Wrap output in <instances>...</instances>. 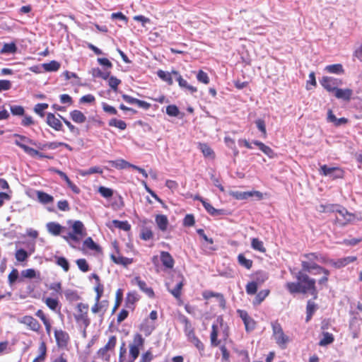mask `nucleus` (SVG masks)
<instances>
[{
	"label": "nucleus",
	"instance_id": "obj_4",
	"mask_svg": "<svg viewBox=\"0 0 362 362\" xmlns=\"http://www.w3.org/2000/svg\"><path fill=\"white\" fill-rule=\"evenodd\" d=\"M319 171L320 175L332 179L342 177L344 174L341 168L338 167H328L326 165H321Z\"/></svg>",
	"mask_w": 362,
	"mask_h": 362
},
{
	"label": "nucleus",
	"instance_id": "obj_45",
	"mask_svg": "<svg viewBox=\"0 0 362 362\" xmlns=\"http://www.w3.org/2000/svg\"><path fill=\"white\" fill-rule=\"evenodd\" d=\"M108 124L110 127H115L121 130H124L127 127V124L125 122H124L123 120L117 119L115 118L111 119L109 121Z\"/></svg>",
	"mask_w": 362,
	"mask_h": 362
},
{
	"label": "nucleus",
	"instance_id": "obj_1",
	"mask_svg": "<svg viewBox=\"0 0 362 362\" xmlns=\"http://www.w3.org/2000/svg\"><path fill=\"white\" fill-rule=\"evenodd\" d=\"M72 231L62 235V237L69 245L74 247L72 243H78L86 235V230L83 223L81 221H74L71 224Z\"/></svg>",
	"mask_w": 362,
	"mask_h": 362
},
{
	"label": "nucleus",
	"instance_id": "obj_2",
	"mask_svg": "<svg viewBox=\"0 0 362 362\" xmlns=\"http://www.w3.org/2000/svg\"><path fill=\"white\" fill-rule=\"evenodd\" d=\"M295 277L301 285L302 293H309L316 298L317 292L315 286V279L310 278L305 271H303V269L296 273Z\"/></svg>",
	"mask_w": 362,
	"mask_h": 362
},
{
	"label": "nucleus",
	"instance_id": "obj_59",
	"mask_svg": "<svg viewBox=\"0 0 362 362\" xmlns=\"http://www.w3.org/2000/svg\"><path fill=\"white\" fill-rule=\"evenodd\" d=\"M144 344V339L142 337L141 334H136L134 337L133 343L131 344L133 346H136L138 348L142 347Z\"/></svg>",
	"mask_w": 362,
	"mask_h": 362
},
{
	"label": "nucleus",
	"instance_id": "obj_14",
	"mask_svg": "<svg viewBox=\"0 0 362 362\" xmlns=\"http://www.w3.org/2000/svg\"><path fill=\"white\" fill-rule=\"evenodd\" d=\"M47 231L52 235L57 236L66 230V228L57 222H49L46 225Z\"/></svg>",
	"mask_w": 362,
	"mask_h": 362
},
{
	"label": "nucleus",
	"instance_id": "obj_17",
	"mask_svg": "<svg viewBox=\"0 0 362 362\" xmlns=\"http://www.w3.org/2000/svg\"><path fill=\"white\" fill-rule=\"evenodd\" d=\"M337 214L344 218L343 225L352 222L355 219L354 214L349 213L347 209L341 206H339Z\"/></svg>",
	"mask_w": 362,
	"mask_h": 362
},
{
	"label": "nucleus",
	"instance_id": "obj_7",
	"mask_svg": "<svg viewBox=\"0 0 362 362\" xmlns=\"http://www.w3.org/2000/svg\"><path fill=\"white\" fill-rule=\"evenodd\" d=\"M116 342L117 339L115 336H112L111 337H110L105 346L100 348L98 351V356L108 361L110 360V355L108 354V351L114 349L116 345Z\"/></svg>",
	"mask_w": 362,
	"mask_h": 362
},
{
	"label": "nucleus",
	"instance_id": "obj_35",
	"mask_svg": "<svg viewBox=\"0 0 362 362\" xmlns=\"http://www.w3.org/2000/svg\"><path fill=\"white\" fill-rule=\"evenodd\" d=\"M238 262L240 265L246 268L247 269H250L252 267V260L247 259L243 254L238 255Z\"/></svg>",
	"mask_w": 362,
	"mask_h": 362
},
{
	"label": "nucleus",
	"instance_id": "obj_44",
	"mask_svg": "<svg viewBox=\"0 0 362 362\" xmlns=\"http://www.w3.org/2000/svg\"><path fill=\"white\" fill-rule=\"evenodd\" d=\"M44 69L47 71H56L60 68V64L57 61H51L49 63L42 64Z\"/></svg>",
	"mask_w": 362,
	"mask_h": 362
},
{
	"label": "nucleus",
	"instance_id": "obj_46",
	"mask_svg": "<svg viewBox=\"0 0 362 362\" xmlns=\"http://www.w3.org/2000/svg\"><path fill=\"white\" fill-rule=\"evenodd\" d=\"M217 337H218V327L216 325H213L212 330H211V336H210L211 343L212 346H217L219 344L220 341L218 340Z\"/></svg>",
	"mask_w": 362,
	"mask_h": 362
},
{
	"label": "nucleus",
	"instance_id": "obj_6",
	"mask_svg": "<svg viewBox=\"0 0 362 362\" xmlns=\"http://www.w3.org/2000/svg\"><path fill=\"white\" fill-rule=\"evenodd\" d=\"M303 271L310 273L313 275H317L323 274L325 275H329V271L327 269L318 265L317 264L313 263H301Z\"/></svg>",
	"mask_w": 362,
	"mask_h": 362
},
{
	"label": "nucleus",
	"instance_id": "obj_52",
	"mask_svg": "<svg viewBox=\"0 0 362 362\" xmlns=\"http://www.w3.org/2000/svg\"><path fill=\"white\" fill-rule=\"evenodd\" d=\"M180 322L185 325V327H184L185 334L194 329L190 321L189 320V319L187 317L182 315L180 317Z\"/></svg>",
	"mask_w": 362,
	"mask_h": 362
},
{
	"label": "nucleus",
	"instance_id": "obj_55",
	"mask_svg": "<svg viewBox=\"0 0 362 362\" xmlns=\"http://www.w3.org/2000/svg\"><path fill=\"white\" fill-rule=\"evenodd\" d=\"M256 126L257 129L262 132V137H267V130H266V124L263 119H258L255 121Z\"/></svg>",
	"mask_w": 362,
	"mask_h": 362
},
{
	"label": "nucleus",
	"instance_id": "obj_8",
	"mask_svg": "<svg viewBox=\"0 0 362 362\" xmlns=\"http://www.w3.org/2000/svg\"><path fill=\"white\" fill-rule=\"evenodd\" d=\"M54 337L59 348L66 349L70 341V337L66 332L62 329H55Z\"/></svg>",
	"mask_w": 362,
	"mask_h": 362
},
{
	"label": "nucleus",
	"instance_id": "obj_57",
	"mask_svg": "<svg viewBox=\"0 0 362 362\" xmlns=\"http://www.w3.org/2000/svg\"><path fill=\"white\" fill-rule=\"evenodd\" d=\"M166 113L170 117H177L180 111L176 105H170L166 107Z\"/></svg>",
	"mask_w": 362,
	"mask_h": 362
},
{
	"label": "nucleus",
	"instance_id": "obj_15",
	"mask_svg": "<svg viewBox=\"0 0 362 362\" xmlns=\"http://www.w3.org/2000/svg\"><path fill=\"white\" fill-rule=\"evenodd\" d=\"M196 199L202 203L203 206L209 214L212 216H220L223 214V210L215 209L211 205L210 203L206 202V200L204 199L203 198L197 197Z\"/></svg>",
	"mask_w": 362,
	"mask_h": 362
},
{
	"label": "nucleus",
	"instance_id": "obj_5",
	"mask_svg": "<svg viewBox=\"0 0 362 362\" xmlns=\"http://www.w3.org/2000/svg\"><path fill=\"white\" fill-rule=\"evenodd\" d=\"M303 257L307 259L305 261H302L301 263H313L317 264V262L321 264L329 263L331 259L327 258L325 255L320 252H312L304 254Z\"/></svg>",
	"mask_w": 362,
	"mask_h": 362
},
{
	"label": "nucleus",
	"instance_id": "obj_48",
	"mask_svg": "<svg viewBox=\"0 0 362 362\" xmlns=\"http://www.w3.org/2000/svg\"><path fill=\"white\" fill-rule=\"evenodd\" d=\"M258 286L253 281L249 282L245 286L246 293L250 296L255 295L257 291Z\"/></svg>",
	"mask_w": 362,
	"mask_h": 362
},
{
	"label": "nucleus",
	"instance_id": "obj_19",
	"mask_svg": "<svg viewBox=\"0 0 362 362\" xmlns=\"http://www.w3.org/2000/svg\"><path fill=\"white\" fill-rule=\"evenodd\" d=\"M269 279V274L264 271H257L252 276V281L258 286L264 284Z\"/></svg>",
	"mask_w": 362,
	"mask_h": 362
},
{
	"label": "nucleus",
	"instance_id": "obj_39",
	"mask_svg": "<svg viewBox=\"0 0 362 362\" xmlns=\"http://www.w3.org/2000/svg\"><path fill=\"white\" fill-rule=\"evenodd\" d=\"M183 286V281L182 280H180L177 282L176 285L173 289H170L168 288V291L170 292V293L175 298H180L181 296V290Z\"/></svg>",
	"mask_w": 362,
	"mask_h": 362
},
{
	"label": "nucleus",
	"instance_id": "obj_42",
	"mask_svg": "<svg viewBox=\"0 0 362 362\" xmlns=\"http://www.w3.org/2000/svg\"><path fill=\"white\" fill-rule=\"evenodd\" d=\"M316 308H317V306H316V304L311 301V300H308V303H307V307H306V321H309L313 315L314 314V313L315 312L316 310Z\"/></svg>",
	"mask_w": 362,
	"mask_h": 362
},
{
	"label": "nucleus",
	"instance_id": "obj_37",
	"mask_svg": "<svg viewBox=\"0 0 362 362\" xmlns=\"http://www.w3.org/2000/svg\"><path fill=\"white\" fill-rule=\"evenodd\" d=\"M83 246L86 247V248H88L91 250H94L96 252H100L101 250L100 247L98 244H96L90 237L87 238L83 241Z\"/></svg>",
	"mask_w": 362,
	"mask_h": 362
},
{
	"label": "nucleus",
	"instance_id": "obj_40",
	"mask_svg": "<svg viewBox=\"0 0 362 362\" xmlns=\"http://www.w3.org/2000/svg\"><path fill=\"white\" fill-rule=\"evenodd\" d=\"M112 223L114 227L124 231H128L131 229V225L127 221H122L118 220H113Z\"/></svg>",
	"mask_w": 362,
	"mask_h": 362
},
{
	"label": "nucleus",
	"instance_id": "obj_63",
	"mask_svg": "<svg viewBox=\"0 0 362 362\" xmlns=\"http://www.w3.org/2000/svg\"><path fill=\"white\" fill-rule=\"evenodd\" d=\"M15 256L18 262H23L28 257V254L25 250L19 249L16 251Z\"/></svg>",
	"mask_w": 362,
	"mask_h": 362
},
{
	"label": "nucleus",
	"instance_id": "obj_51",
	"mask_svg": "<svg viewBox=\"0 0 362 362\" xmlns=\"http://www.w3.org/2000/svg\"><path fill=\"white\" fill-rule=\"evenodd\" d=\"M45 302L47 306L52 310L55 311L59 307V300L57 299L47 298Z\"/></svg>",
	"mask_w": 362,
	"mask_h": 362
},
{
	"label": "nucleus",
	"instance_id": "obj_11",
	"mask_svg": "<svg viewBox=\"0 0 362 362\" xmlns=\"http://www.w3.org/2000/svg\"><path fill=\"white\" fill-rule=\"evenodd\" d=\"M46 123L56 131H63V124L59 118L54 114L49 112L47 114Z\"/></svg>",
	"mask_w": 362,
	"mask_h": 362
},
{
	"label": "nucleus",
	"instance_id": "obj_18",
	"mask_svg": "<svg viewBox=\"0 0 362 362\" xmlns=\"http://www.w3.org/2000/svg\"><path fill=\"white\" fill-rule=\"evenodd\" d=\"M160 260L164 267L172 269L174 267L175 261L168 252H161Z\"/></svg>",
	"mask_w": 362,
	"mask_h": 362
},
{
	"label": "nucleus",
	"instance_id": "obj_31",
	"mask_svg": "<svg viewBox=\"0 0 362 362\" xmlns=\"http://www.w3.org/2000/svg\"><path fill=\"white\" fill-rule=\"evenodd\" d=\"M139 300V295L136 292H129L126 297V306L132 308L134 304Z\"/></svg>",
	"mask_w": 362,
	"mask_h": 362
},
{
	"label": "nucleus",
	"instance_id": "obj_60",
	"mask_svg": "<svg viewBox=\"0 0 362 362\" xmlns=\"http://www.w3.org/2000/svg\"><path fill=\"white\" fill-rule=\"evenodd\" d=\"M57 258V264L62 267L65 272H68L69 269V264L67 259L64 257H58Z\"/></svg>",
	"mask_w": 362,
	"mask_h": 362
},
{
	"label": "nucleus",
	"instance_id": "obj_38",
	"mask_svg": "<svg viewBox=\"0 0 362 362\" xmlns=\"http://www.w3.org/2000/svg\"><path fill=\"white\" fill-rule=\"evenodd\" d=\"M251 247L253 250L261 252H264L266 251L263 242L258 238H254L252 239Z\"/></svg>",
	"mask_w": 362,
	"mask_h": 362
},
{
	"label": "nucleus",
	"instance_id": "obj_53",
	"mask_svg": "<svg viewBox=\"0 0 362 362\" xmlns=\"http://www.w3.org/2000/svg\"><path fill=\"white\" fill-rule=\"evenodd\" d=\"M110 74V71H102L99 68L93 69V75L95 77H100L104 80H107Z\"/></svg>",
	"mask_w": 362,
	"mask_h": 362
},
{
	"label": "nucleus",
	"instance_id": "obj_34",
	"mask_svg": "<svg viewBox=\"0 0 362 362\" xmlns=\"http://www.w3.org/2000/svg\"><path fill=\"white\" fill-rule=\"evenodd\" d=\"M334 340V338L332 334L327 332H323V337L320 339L319 345L321 346H325L332 344Z\"/></svg>",
	"mask_w": 362,
	"mask_h": 362
},
{
	"label": "nucleus",
	"instance_id": "obj_47",
	"mask_svg": "<svg viewBox=\"0 0 362 362\" xmlns=\"http://www.w3.org/2000/svg\"><path fill=\"white\" fill-rule=\"evenodd\" d=\"M108 80V85L109 86L114 90H117L118 86L121 83V80L118 79L115 76H109Z\"/></svg>",
	"mask_w": 362,
	"mask_h": 362
},
{
	"label": "nucleus",
	"instance_id": "obj_50",
	"mask_svg": "<svg viewBox=\"0 0 362 362\" xmlns=\"http://www.w3.org/2000/svg\"><path fill=\"white\" fill-rule=\"evenodd\" d=\"M98 192L106 199L110 198L113 195V190L112 189L103 186H100L98 188Z\"/></svg>",
	"mask_w": 362,
	"mask_h": 362
},
{
	"label": "nucleus",
	"instance_id": "obj_22",
	"mask_svg": "<svg viewBox=\"0 0 362 362\" xmlns=\"http://www.w3.org/2000/svg\"><path fill=\"white\" fill-rule=\"evenodd\" d=\"M70 118L77 124H82L86 122V117L80 110H74L69 113Z\"/></svg>",
	"mask_w": 362,
	"mask_h": 362
},
{
	"label": "nucleus",
	"instance_id": "obj_32",
	"mask_svg": "<svg viewBox=\"0 0 362 362\" xmlns=\"http://www.w3.org/2000/svg\"><path fill=\"white\" fill-rule=\"evenodd\" d=\"M158 76L162 79L163 81H165L168 85H172L173 83L172 75H173L171 72L165 71L163 70H158L157 71Z\"/></svg>",
	"mask_w": 362,
	"mask_h": 362
},
{
	"label": "nucleus",
	"instance_id": "obj_28",
	"mask_svg": "<svg viewBox=\"0 0 362 362\" xmlns=\"http://www.w3.org/2000/svg\"><path fill=\"white\" fill-rule=\"evenodd\" d=\"M203 296L206 299H208V298H210L212 297H216L218 299L219 305L221 308H225V306H226V300L224 299V297H223V294H221L220 293H215L213 291H206V292L204 293Z\"/></svg>",
	"mask_w": 362,
	"mask_h": 362
},
{
	"label": "nucleus",
	"instance_id": "obj_41",
	"mask_svg": "<svg viewBox=\"0 0 362 362\" xmlns=\"http://www.w3.org/2000/svg\"><path fill=\"white\" fill-rule=\"evenodd\" d=\"M269 293V290L265 289L260 291L259 293H257L253 300V304L259 305L266 298Z\"/></svg>",
	"mask_w": 362,
	"mask_h": 362
},
{
	"label": "nucleus",
	"instance_id": "obj_10",
	"mask_svg": "<svg viewBox=\"0 0 362 362\" xmlns=\"http://www.w3.org/2000/svg\"><path fill=\"white\" fill-rule=\"evenodd\" d=\"M172 74L176 76V80L178 82L179 86L185 90H188L190 93L193 94L197 91L196 87L189 85L186 80L182 78V76L177 71L173 70Z\"/></svg>",
	"mask_w": 362,
	"mask_h": 362
},
{
	"label": "nucleus",
	"instance_id": "obj_49",
	"mask_svg": "<svg viewBox=\"0 0 362 362\" xmlns=\"http://www.w3.org/2000/svg\"><path fill=\"white\" fill-rule=\"evenodd\" d=\"M94 173H103V170L98 166H94L88 168V170L81 171L80 174L83 176L89 175Z\"/></svg>",
	"mask_w": 362,
	"mask_h": 362
},
{
	"label": "nucleus",
	"instance_id": "obj_62",
	"mask_svg": "<svg viewBox=\"0 0 362 362\" xmlns=\"http://www.w3.org/2000/svg\"><path fill=\"white\" fill-rule=\"evenodd\" d=\"M233 196L240 200L247 199L252 196V192H233Z\"/></svg>",
	"mask_w": 362,
	"mask_h": 362
},
{
	"label": "nucleus",
	"instance_id": "obj_20",
	"mask_svg": "<svg viewBox=\"0 0 362 362\" xmlns=\"http://www.w3.org/2000/svg\"><path fill=\"white\" fill-rule=\"evenodd\" d=\"M356 260V257L354 256H349L342 259H339L337 261L331 260V263L336 268H341L345 267L351 262H354Z\"/></svg>",
	"mask_w": 362,
	"mask_h": 362
},
{
	"label": "nucleus",
	"instance_id": "obj_21",
	"mask_svg": "<svg viewBox=\"0 0 362 362\" xmlns=\"http://www.w3.org/2000/svg\"><path fill=\"white\" fill-rule=\"evenodd\" d=\"M156 325L153 322H150L148 319H146L141 325L140 329L146 336H149L155 329Z\"/></svg>",
	"mask_w": 362,
	"mask_h": 362
},
{
	"label": "nucleus",
	"instance_id": "obj_58",
	"mask_svg": "<svg viewBox=\"0 0 362 362\" xmlns=\"http://www.w3.org/2000/svg\"><path fill=\"white\" fill-rule=\"evenodd\" d=\"M65 297L70 301L77 300L79 298L78 295L75 291L68 289L64 291Z\"/></svg>",
	"mask_w": 362,
	"mask_h": 362
},
{
	"label": "nucleus",
	"instance_id": "obj_27",
	"mask_svg": "<svg viewBox=\"0 0 362 362\" xmlns=\"http://www.w3.org/2000/svg\"><path fill=\"white\" fill-rule=\"evenodd\" d=\"M255 146H257L264 154H266L269 158H272L274 155L273 150L268 146H266L264 143L254 140L252 141Z\"/></svg>",
	"mask_w": 362,
	"mask_h": 362
},
{
	"label": "nucleus",
	"instance_id": "obj_29",
	"mask_svg": "<svg viewBox=\"0 0 362 362\" xmlns=\"http://www.w3.org/2000/svg\"><path fill=\"white\" fill-rule=\"evenodd\" d=\"M37 197L38 201L43 204H47L54 202V197L42 191L37 192Z\"/></svg>",
	"mask_w": 362,
	"mask_h": 362
},
{
	"label": "nucleus",
	"instance_id": "obj_24",
	"mask_svg": "<svg viewBox=\"0 0 362 362\" xmlns=\"http://www.w3.org/2000/svg\"><path fill=\"white\" fill-rule=\"evenodd\" d=\"M74 318L76 322L80 325H83L84 327V329H86L90 323V320L88 317V314L86 313H78L74 315Z\"/></svg>",
	"mask_w": 362,
	"mask_h": 362
},
{
	"label": "nucleus",
	"instance_id": "obj_3",
	"mask_svg": "<svg viewBox=\"0 0 362 362\" xmlns=\"http://www.w3.org/2000/svg\"><path fill=\"white\" fill-rule=\"evenodd\" d=\"M272 328L276 343L281 349H285L289 341V337L284 334L281 325L277 321H274L272 322Z\"/></svg>",
	"mask_w": 362,
	"mask_h": 362
},
{
	"label": "nucleus",
	"instance_id": "obj_16",
	"mask_svg": "<svg viewBox=\"0 0 362 362\" xmlns=\"http://www.w3.org/2000/svg\"><path fill=\"white\" fill-rule=\"evenodd\" d=\"M353 95V90L349 88H337L334 91V95L338 99H341L346 101L351 100Z\"/></svg>",
	"mask_w": 362,
	"mask_h": 362
},
{
	"label": "nucleus",
	"instance_id": "obj_30",
	"mask_svg": "<svg viewBox=\"0 0 362 362\" xmlns=\"http://www.w3.org/2000/svg\"><path fill=\"white\" fill-rule=\"evenodd\" d=\"M286 289L291 293H302V288L300 284L297 282H288L286 284Z\"/></svg>",
	"mask_w": 362,
	"mask_h": 362
},
{
	"label": "nucleus",
	"instance_id": "obj_43",
	"mask_svg": "<svg viewBox=\"0 0 362 362\" xmlns=\"http://www.w3.org/2000/svg\"><path fill=\"white\" fill-rule=\"evenodd\" d=\"M17 50V47L14 42L5 43L1 49V54H14Z\"/></svg>",
	"mask_w": 362,
	"mask_h": 362
},
{
	"label": "nucleus",
	"instance_id": "obj_23",
	"mask_svg": "<svg viewBox=\"0 0 362 362\" xmlns=\"http://www.w3.org/2000/svg\"><path fill=\"white\" fill-rule=\"evenodd\" d=\"M108 163L111 167L117 169H124L127 168H132L133 164L126 161L124 159H117L115 160H109Z\"/></svg>",
	"mask_w": 362,
	"mask_h": 362
},
{
	"label": "nucleus",
	"instance_id": "obj_9",
	"mask_svg": "<svg viewBox=\"0 0 362 362\" xmlns=\"http://www.w3.org/2000/svg\"><path fill=\"white\" fill-rule=\"evenodd\" d=\"M320 84L329 92H334L337 86L341 84V81L330 76H323L320 80Z\"/></svg>",
	"mask_w": 362,
	"mask_h": 362
},
{
	"label": "nucleus",
	"instance_id": "obj_64",
	"mask_svg": "<svg viewBox=\"0 0 362 362\" xmlns=\"http://www.w3.org/2000/svg\"><path fill=\"white\" fill-rule=\"evenodd\" d=\"M154 356L151 350H148L145 353H143L139 362H151Z\"/></svg>",
	"mask_w": 362,
	"mask_h": 362
},
{
	"label": "nucleus",
	"instance_id": "obj_12",
	"mask_svg": "<svg viewBox=\"0 0 362 362\" xmlns=\"http://www.w3.org/2000/svg\"><path fill=\"white\" fill-rule=\"evenodd\" d=\"M19 322L28 326L31 330L38 332L40 328V325L38 321L33 317L30 315H25L21 317Z\"/></svg>",
	"mask_w": 362,
	"mask_h": 362
},
{
	"label": "nucleus",
	"instance_id": "obj_56",
	"mask_svg": "<svg viewBox=\"0 0 362 362\" xmlns=\"http://www.w3.org/2000/svg\"><path fill=\"white\" fill-rule=\"evenodd\" d=\"M11 112L13 115L23 116L24 115V108L21 105H11Z\"/></svg>",
	"mask_w": 362,
	"mask_h": 362
},
{
	"label": "nucleus",
	"instance_id": "obj_54",
	"mask_svg": "<svg viewBox=\"0 0 362 362\" xmlns=\"http://www.w3.org/2000/svg\"><path fill=\"white\" fill-rule=\"evenodd\" d=\"M140 237H141V238L142 240H149L153 238V232L151 231V229H149L148 228H144L141 230V234H140Z\"/></svg>",
	"mask_w": 362,
	"mask_h": 362
},
{
	"label": "nucleus",
	"instance_id": "obj_61",
	"mask_svg": "<svg viewBox=\"0 0 362 362\" xmlns=\"http://www.w3.org/2000/svg\"><path fill=\"white\" fill-rule=\"evenodd\" d=\"M48 104L47 103H37L34 107V111L40 117H44V110L47 109Z\"/></svg>",
	"mask_w": 362,
	"mask_h": 362
},
{
	"label": "nucleus",
	"instance_id": "obj_36",
	"mask_svg": "<svg viewBox=\"0 0 362 362\" xmlns=\"http://www.w3.org/2000/svg\"><path fill=\"white\" fill-rule=\"evenodd\" d=\"M340 205L338 204H321L320 205V211L323 213L327 212H337L339 208Z\"/></svg>",
	"mask_w": 362,
	"mask_h": 362
},
{
	"label": "nucleus",
	"instance_id": "obj_26",
	"mask_svg": "<svg viewBox=\"0 0 362 362\" xmlns=\"http://www.w3.org/2000/svg\"><path fill=\"white\" fill-rule=\"evenodd\" d=\"M156 223L158 228L162 231H165L168 226V220L165 215L159 214L156 216Z\"/></svg>",
	"mask_w": 362,
	"mask_h": 362
},
{
	"label": "nucleus",
	"instance_id": "obj_13",
	"mask_svg": "<svg viewBox=\"0 0 362 362\" xmlns=\"http://www.w3.org/2000/svg\"><path fill=\"white\" fill-rule=\"evenodd\" d=\"M132 283L137 285L140 290L145 293L149 298H153L154 296L153 289L151 287H148L146 283L144 281H142L140 277L136 276L132 279Z\"/></svg>",
	"mask_w": 362,
	"mask_h": 362
},
{
	"label": "nucleus",
	"instance_id": "obj_33",
	"mask_svg": "<svg viewBox=\"0 0 362 362\" xmlns=\"http://www.w3.org/2000/svg\"><path fill=\"white\" fill-rule=\"evenodd\" d=\"M325 71L331 74H341L344 73V69L341 64H335L327 65L325 67Z\"/></svg>",
	"mask_w": 362,
	"mask_h": 362
},
{
	"label": "nucleus",
	"instance_id": "obj_25",
	"mask_svg": "<svg viewBox=\"0 0 362 362\" xmlns=\"http://www.w3.org/2000/svg\"><path fill=\"white\" fill-rule=\"evenodd\" d=\"M110 258L115 264L123 265L124 267L132 263V259L120 256L119 254H118V255L112 254L110 255Z\"/></svg>",
	"mask_w": 362,
	"mask_h": 362
}]
</instances>
